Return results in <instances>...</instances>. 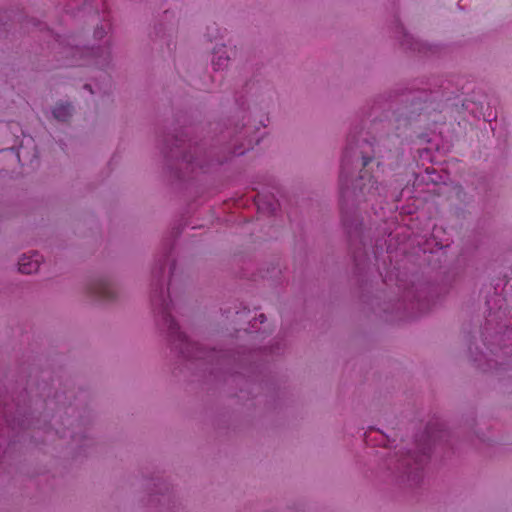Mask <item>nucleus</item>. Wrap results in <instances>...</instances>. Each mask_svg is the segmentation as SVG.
Returning a JSON list of instances; mask_svg holds the SVG:
<instances>
[{
	"mask_svg": "<svg viewBox=\"0 0 512 512\" xmlns=\"http://www.w3.org/2000/svg\"><path fill=\"white\" fill-rule=\"evenodd\" d=\"M276 100L274 84L256 68L242 88L234 91L235 109L230 116L206 124L184 120L173 133L165 134L161 153L167 192L188 202L202 196L204 175L217 172L260 143V129L266 127Z\"/></svg>",
	"mask_w": 512,
	"mask_h": 512,
	"instance_id": "obj_3",
	"label": "nucleus"
},
{
	"mask_svg": "<svg viewBox=\"0 0 512 512\" xmlns=\"http://www.w3.org/2000/svg\"><path fill=\"white\" fill-rule=\"evenodd\" d=\"M235 52L226 45H216L212 51L211 65L215 71H221L228 67L232 54Z\"/></svg>",
	"mask_w": 512,
	"mask_h": 512,
	"instance_id": "obj_12",
	"label": "nucleus"
},
{
	"mask_svg": "<svg viewBox=\"0 0 512 512\" xmlns=\"http://www.w3.org/2000/svg\"><path fill=\"white\" fill-rule=\"evenodd\" d=\"M459 435L453 432L443 422H429L426 426L414 435L417 448H434L447 445L454 448Z\"/></svg>",
	"mask_w": 512,
	"mask_h": 512,
	"instance_id": "obj_7",
	"label": "nucleus"
},
{
	"mask_svg": "<svg viewBox=\"0 0 512 512\" xmlns=\"http://www.w3.org/2000/svg\"><path fill=\"white\" fill-rule=\"evenodd\" d=\"M412 451H413V452H416L417 450H416V449H413ZM420 451H421V452H424V450H420Z\"/></svg>",
	"mask_w": 512,
	"mask_h": 512,
	"instance_id": "obj_26",
	"label": "nucleus"
},
{
	"mask_svg": "<svg viewBox=\"0 0 512 512\" xmlns=\"http://www.w3.org/2000/svg\"><path fill=\"white\" fill-rule=\"evenodd\" d=\"M229 103V98L228 97H221L220 99V106L222 108L226 107Z\"/></svg>",
	"mask_w": 512,
	"mask_h": 512,
	"instance_id": "obj_21",
	"label": "nucleus"
},
{
	"mask_svg": "<svg viewBox=\"0 0 512 512\" xmlns=\"http://www.w3.org/2000/svg\"><path fill=\"white\" fill-rule=\"evenodd\" d=\"M221 311L226 319L235 325L237 338L247 337L255 343H260L271 334V330L267 326H260L266 323V315L263 313L252 315V311L242 303L235 304L233 307L221 308Z\"/></svg>",
	"mask_w": 512,
	"mask_h": 512,
	"instance_id": "obj_6",
	"label": "nucleus"
},
{
	"mask_svg": "<svg viewBox=\"0 0 512 512\" xmlns=\"http://www.w3.org/2000/svg\"><path fill=\"white\" fill-rule=\"evenodd\" d=\"M169 14L170 12L168 10L163 13V16L154 24L148 36L160 50H163L165 45L168 52H172L175 49V43L172 35L173 25H167L164 23V21L168 19Z\"/></svg>",
	"mask_w": 512,
	"mask_h": 512,
	"instance_id": "obj_10",
	"label": "nucleus"
},
{
	"mask_svg": "<svg viewBox=\"0 0 512 512\" xmlns=\"http://www.w3.org/2000/svg\"><path fill=\"white\" fill-rule=\"evenodd\" d=\"M57 37L56 41L58 44L56 54L58 55V61H61L63 65L67 66L80 65V60L87 53V49L72 44L69 41L61 40L60 36Z\"/></svg>",
	"mask_w": 512,
	"mask_h": 512,
	"instance_id": "obj_11",
	"label": "nucleus"
},
{
	"mask_svg": "<svg viewBox=\"0 0 512 512\" xmlns=\"http://www.w3.org/2000/svg\"><path fill=\"white\" fill-rule=\"evenodd\" d=\"M109 26L107 24H101L100 26H97L94 30V37L97 40H101L105 37L107 34Z\"/></svg>",
	"mask_w": 512,
	"mask_h": 512,
	"instance_id": "obj_18",
	"label": "nucleus"
},
{
	"mask_svg": "<svg viewBox=\"0 0 512 512\" xmlns=\"http://www.w3.org/2000/svg\"><path fill=\"white\" fill-rule=\"evenodd\" d=\"M390 29L393 39L405 53L429 56L438 52V46L423 42L410 34L398 17H394Z\"/></svg>",
	"mask_w": 512,
	"mask_h": 512,
	"instance_id": "obj_8",
	"label": "nucleus"
},
{
	"mask_svg": "<svg viewBox=\"0 0 512 512\" xmlns=\"http://www.w3.org/2000/svg\"><path fill=\"white\" fill-rule=\"evenodd\" d=\"M185 226L186 222L173 227L171 236L164 240L152 267L149 293L151 313L157 330L177 359L175 369H179L180 373H189L193 377L191 381L202 382L220 389L228 397L237 398L246 408L245 412L227 411L217 419L220 428L241 430L252 424L256 417L249 411L262 402L261 393L265 389L270 390L262 356L279 354L284 344L276 342L270 347L240 346L237 349L217 350L192 341L181 329L174 315V312H179L171 287L176 269L174 243Z\"/></svg>",
	"mask_w": 512,
	"mask_h": 512,
	"instance_id": "obj_2",
	"label": "nucleus"
},
{
	"mask_svg": "<svg viewBox=\"0 0 512 512\" xmlns=\"http://www.w3.org/2000/svg\"><path fill=\"white\" fill-rule=\"evenodd\" d=\"M255 204L258 210H262L268 214H275L278 208V202L272 193L258 192L255 197Z\"/></svg>",
	"mask_w": 512,
	"mask_h": 512,
	"instance_id": "obj_15",
	"label": "nucleus"
},
{
	"mask_svg": "<svg viewBox=\"0 0 512 512\" xmlns=\"http://www.w3.org/2000/svg\"><path fill=\"white\" fill-rule=\"evenodd\" d=\"M432 174H433L434 176H432L430 179H431V181H432L433 183H435V184H439V183L443 182V181H442V177H441L437 172H435V171H434Z\"/></svg>",
	"mask_w": 512,
	"mask_h": 512,
	"instance_id": "obj_20",
	"label": "nucleus"
},
{
	"mask_svg": "<svg viewBox=\"0 0 512 512\" xmlns=\"http://www.w3.org/2000/svg\"><path fill=\"white\" fill-rule=\"evenodd\" d=\"M197 228L202 229L203 227H202V226H199V227L192 226L190 229H191V230H195V229H197Z\"/></svg>",
	"mask_w": 512,
	"mask_h": 512,
	"instance_id": "obj_24",
	"label": "nucleus"
},
{
	"mask_svg": "<svg viewBox=\"0 0 512 512\" xmlns=\"http://www.w3.org/2000/svg\"><path fill=\"white\" fill-rule=\"evenodd\" d=\"M84 88H85V89H87V90H89L90 92H92L91 85H89V84H85V85H84Z\"/></svg>",
	"mask_w": 512,
	"mask_h": 512,
	"instance_id": "obj_22",
	"label": "nucleus"
},
{
	"mask_svg": "<svg viewBox=\"0 0 512 512\" xmlns=\"http://www.w3.org/2000/svg\"><path fill=\"white\" fill-rule=\"evenodd\" d=\"M447 109L487 122L497 118L481 90L468 94L463 79L437 76L400 82L373 95L363 108L360 124L347 137L339 176L341 221L363 305H434L455 280L456 274L449 272L443 285L413 282L400 296L382 301L371 290V228L357 209L378 194L373 169L379 167L380 159L397 151L404 141L429 143L430 134L421 130L437 122L433 115Z\"/></svg>",
	"mask_w": 512,
	"mask_h": 512,
	"instance_id": "obj_1",
	"label": "nucleus"
},
{
	"mask_svg": "<svg viewBox=\"0 0 512 512\" xmlns=\"http://www.w3.org/2000/svg\"><path fill=\"white\" fill-rule=\"evenodd\" d=\"M43 257L39 252L34 251L31 254H23L18 259V271L22 274H33L39 270Z\"/></svg>",
	"mask_w": 512,
	"mask_h": 512,
	"instance_id": "obj_13",
	"label": "nucleus"
},
{
	"mask_svg": "<svg viewBox=\"0 0 512 512\" xmlns=\"http://www.w3.org/2000/svg\"><path fill=\"white\" fill-rule=\"evenodd\" d=\"M382 448H390L387 444H384Z\"/></svg>",
	"mask_w": 512,
	"mask_h": 512,
	"instance_id": "obj_25",
	"label": "nucleus"
},
{
	"mask_svg": "<svg viewBox=\"0 0 512 512\" xmlns=\"http://www.w3.org/2000/svg\"><path fill=\"white\" fill-rule=\"evenodd\" d=\"M7 379L13 382L11 402L3 401L1 413L13 431L40 427L41 417L46 421L56 405H61V418L69 425L75 422L87 425L94 419L92 394L81 388H56L52 371L41 369L34 357L21 358Z\"/></svg>",
	"mask_w": 512,
	"mask_h": 512,
	"instance_id": "obj_4",
	"label": "nucleus"
},
{
	"mask_svg": "<svg viewBox=\"0 0 512 512\" xmlns=\"http://www.w3.org/2000/svg\"><path fill=\"white\" fill-rule=\"evenodd\" d=\"M475 423H476V418H475L474 413L472 412V413L469 415V418L467 419V424H466V425H467V427H468L469 429H472V428L474 427Z\"/></svg>",
	"mask_w": 512,
	"mask_h": 512,
	"instance_id": "obj_19",
	"label": "nucleus"
},
{
	"mask_svg": "<svg viewBox=\"0 0 512 512\" xmlns=\"http://www.w3.org/2000/svg\"><path fill=\"white\" fill-rule=\"evenodd\" d=\"M464 339L468 358L477 368L495 371L501 381L512 378V327H493L487 320L484 328L473 327Z\"/></svg>",
	"mask_w": 512,
	"mask_h": 512,
	"instance_id": "obj_5",
	"label": "nucleus"
},
{
	"mask_svg": "<svg viewBox=\"0 0 512 512\" xmlns=\"http://www.w3.org/2000/svg\"><path fill=\"white\" fill-rule=\"evenodd\" d=\"M85 291L91 301L100 304L114 303L119 295L117 283L107 275L92 278L87 283Z\"/></svg>",
	"mask_w": 512,
	"mask_h": 512,
	"instance_id": "obj_9",
	"label": "nucleus"
},
{
	"mask_svg": "<svg viewBox=\"0 0 512 512\" xmlns=\"http://www.w3.org/2000/svg\"><path fill=\"white\" fill-rule=\"evenodd\" d=\"M78 436H79L81 439L86 438V437H89L87 433H86V434H80V435H78Z\"/></svg>",
	"mask_w": 512,
	"mask_h": 512,
	"instance_id": "obj_23",
	"label": "nucleus"
},
{
	"mask_svg": "<svg viewBox=\"0 0 512 512\" xmlns=\"http://www.w3.org/2000/svg\"><path fill=\"white\" fill-rule=\"evenodd\" d=\"M260 276L263 279L271 280L272 283L278 284L282 280V268L279 262H270L260 269Z\"/></svg>",
	"mask_w": 512,
	"mask_h": 512,
	"instance_id": "obj_17",
	"label": "nucleus"
},
{
	"mask_svg": "<svg viewBox=\"0 0 512 512\" xmlns=\"http://www.w3.org/2000/svg\"><path fill=\"white\" fill-rule=\"evenodd\" d=\"M74 114V107L69 102H57L52 109V116L61 123H68Z\"/></svg>",
	"mask_w": 512,
	"mask_h": 512,
	"instance_id": "obj_16",
	"label": "nucleus"
},
{
	"mask_svg": "<svg viewBox=\"0 0 512 512\" xmlns=\"http://www.w3.org/2000/svg\"><path fill=\"white\" fill-rule=\"evenodd\" d=\"M23 19V13L20 10H5L0 9V40L7 38L10 31L12 22H20Z\"/></svg>",
	"mask_w": 512,
	"mask_h": 512,
	"instance_id": "obj_14",
	"label": "nucleus"
}]
</instances>
